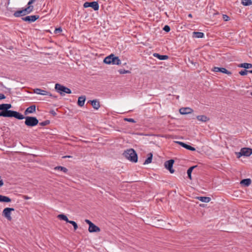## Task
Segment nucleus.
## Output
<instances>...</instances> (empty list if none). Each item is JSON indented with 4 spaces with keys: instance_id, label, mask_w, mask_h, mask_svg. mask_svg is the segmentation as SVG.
<instances>
[{
    "instance_id": "1",
    "label": "nucleus",
    "mask_w": 252,
    "mask_h": 252,
    "mask_svg": "<svg viewBox=\"0 0 252 252\" xmlns=\"http://www.w3.org/2000/svg\"><path fill=\"white\" fill-rule=\"evenodd\" d=\"M12 107L11 104L2 103L0 104V115L3 117H14L18 120H23L24 116L19 112L15 111L9 110Z\"/></svg>"
},
{
    "instance_id": "2",
    "label": "nucleus",
    "mask_w": 252,
    "mask_h": 252,
    "mask_svg": "<svg viewBox=\"0 0 252 252\" xmlns=\"http://www.w3.org/2000/svg\"><path fill=\"white\" fill-rule=\"evenodd\" d=\"M123 156L131 162H136L138 157L136 152L132 149H130L125 151Z\"/></svg>"
},
{
    "instance_id": "3",
    "label": "nucleus",
    "mask_w": 252,
    "mask_h": 252,
    "mask_svg": "<svg viewBox=\"0 0 252 252\" xmlns=\"http://www.w3.org/2000/svg\"><path fill=\"white\" fill-rule=\"evenodd\" d=\"M33 10V6H28L27 7L24 8L22 10H18L15 11L13 15L15 17H19L26 15V14H29L32 12Z\"/></svg>"
},
{
    "instance_id": "4",
    "label": "nucleus",
    "mask_w": 252,
    "mask_h": 252,
    "mask_svg": "<svg viewBox=\"0 0 252 252\" xmlns=\"http://www.w3.org/2000/svg\"><path fill=\"white\" fill-rule=\"evenodd\" d=\"M24 119H25V124L28 126L32 127L38 124V120L36 117L27 116L24 117Z\"/></svg>"
},
{
    "instance_id": "5",
    "label": "nucleus",
    "mask_w": 252,
    "mask_h": 252,
    "mask_svg": "<svg viewBox=\"0 0 252 252\" xmlns=\"http://www.w3.org/2000/svg\"><path fill=\"white\" fill-rule=\"evenodd\" d=\"M14 209L13 208L7 207L3 209L2 215L5 217L8 220L11 221L12 220V217H11V213L12 211H14Z\"/></svg>"
},
{
    "instance_id": "6",
    "label": "nucleus",
    "mask_w": 252,
    "mask_h": 252,
    "mask_svg": "<svg viewBox=\"0 0 252 252\" xmlns=\"http://www.w3.org/2000/svg\"><path fill=\"white\" fill-rule=\"evenodd\" d=\"M83 6L85 8L91 7L95 11L99 9V5L97 1L86 2L84 3Z\"/></svg>"
},
{
    "instance_id": "7",
    "label": "nucleus",
    "mask_w": 252,
    "mask_h": 252,
    "mask_svg": "<svg viewBox=\"0 0 252 252\" xmlns=\"http://www.w3.org/2000/svg\"><path fill=\"white\" fill-rule=\"evenodd\" d=\"M174 162V160L172 159L168 160L164 162L165 167L171 173H173L174 172V170L172 168Z\"/></svg>"
},
{
    "instance_id": "8",
    "label": "nucleus",
    "mask_w": 252,
    "mask_h": 252,
    "mask_svg": "<svg viewBox=\"0 0 252 252\" xmlns=\"http://www.w3.org/2000/svg\"><path fill=\"white\" fill-rule=\"evenodd\" d=\"M39 18V15H31L27 16L26 17L22 18V20L26 22H28L29 23H32L35 21L37 19Z\"/></svg>"
},
{
    "instance_id": "9",
    "label": "nucleus",
    "mask_w": 252,
    "mask_h": 252,
    "mask_svg": "<svg viewBox=\"0 0 252 252\" xmlns=\"http://www.w3.org/2000/svg\"><path fill=\"white\" fill-rule=\"evenodd\" d=\"M212 70L214 72H221L222 73L226 74L228 75H230L232 74V73L230 71L227 70L226 69L223 67H214L212 69Z\"/></svg>"
},
{
    "instance_id": "10",
    "label": "nucleus",
    "mask_w": 252,
    "mask_h": 252,
    "mask_svg": "<svg viewBox=\"0 0 252 252\" xmlns=\"http://www.w3.org/2000/svg\"><path fill=\"white\" fill-rule=\"evenodd\" d=\"M193 111V110L189 107H182L179 109V112L182 115L191 114Z\"/></svg>"
},
{
    "instance_id": "11",
    "label": "nucleus",
    "mask_w": 252,
    "mask_h": 252,
    "mask_svg": "<svg viewBox=\"0 0 252 252\" xmlns=\"http://www.w3.org/2000/svg\"><path fill=\"white\" fill-rule=\"evenodd\" d=\"M34 93L41 95H49L50 96H52L50 92L38 88L34 89Z\"/></svg>"
},
{
    "instance_id": "12",
    "label": "nucleus",
    "mask_w": 252,
    "mask_h": 252,
    "mask_svg": "<svg viewBox=\"0 0 252 252\" xmlns=\"http://www.w3.org/2000/svg\"><path fill=\"white\" fill-rule=\"evenodd\" d=\"M176 142L177 143H178L179 145H180V146H181L182 147L186 148L187 150H190L191 151H194L195 150V149L194 147H193L189 145H188L184 142H180V141H177Z\"/></svg>"
},
{
    "instance_id": "13",
    "label": "nucleus",
    "mask_w": 252,
    "mask_h": 252,
    "mask_svg": "<svg viewBox=\"0 0 252 252\" xmlns=\"http://www.w3.org/2000/svg\"><path fill=\"white\" fill-rule=\"evenodd\" d=\"M242 154L244 156H250L252 154V149L249 148H243L241 149Z\"/></svg>"
},
{
    "instance_id": "14",
    "label": "nucleus",
    "mask_w": 252,
    "mask_h": 252,
    "mask_svg": "<svg viewBox=\"0 0 252 252\" xmlns=\"http://www.w3.org/2000/svg\"><path fill=\"white\" fill-rule=\"evenodd\" d=\"M100 231V228L98 226H97L96 225L94 224V223H93L92 224L90 225L89 227V231L91 233L97 232H99Z\"/></svg>"
},
{
    "instance_id": "15",
    "label": "nucleus",
    "mask_w": 252,
    "mask_h": 252,
    "mask_svg": "<svg viewBox=\"0 0 252 252\" xmlns=\"http://www.w3.org/2000/svg\"><path fill=\"white\" fill-rule=\"evenodd\" d=\"M36 110V106L35 105H32L29 107H28L26 110L25 111V115H28L29 113H32L35 112Z\"/></svg>"
},
{
    "instance_id": "16",
    "label": "nucleus",
    "mask_w": 252,
    "mask_h": 252,
    "mask_svg": "<svg viewBox=\"0 0 252 252\" xmlns=\"http://www.w3.org/2000/svg\"><path fill=\"white\" fill-rule=\"evenodd\" d=\"M64 221H65L66 223H69L71 224L73 227L74 230H76L78 228V225L76 222L72 220H69L68 219V218L64 215Z\"/></svg>"
},
{
    "instance_id": "17",
    "label": "nucleus",
    "mask_w": 252,
    "mask_h": 252,
    "mask_svg": "<svg viewBox=\"0 0 252 252\" xmlns=\"http://www.w3.org/2000/svg\"><path fill=\"white\" fill-rule=\"evenodd\" d=\"M90 102L94 109L97 110L100 107L99 102L97 100H90Z\"/></svg>"
},
{
    "instance_id": "18",
    "label": "nucleus",
    "mask_w": 252,
    "mask_h": 252,
    "mask_svg": "<svg viewBox=\"0 0 252 252\" xmlns=\"http://www.w3.org/2000/svg\"><path fill=\"white\" fill-rule=\"evenodd\" d=\"M86 100V96L85 95H82L79 97L77 104L79 106L82 107L84 106L85 101Z\"/></svg>"
},
{
    "instance_id": "19",
    "label": "nucleus",
    "mask_w": 252,
    "mask_h": 252,
    "mask_svg": "<svg viewBox=\"0 0 252 252\" xmlns=\"http://www.w3.org/2000/svg\"><path fill=\"white\" fill-rule=\"evenodd\" d=\"M113 58V54H111L110 55L105 58L103 62L104 63L108 64H112Z\"/></svg>"
},
{
    "instance_id": "20",
    "label": "nucleus",
    "mask_w": 252,
    "mask_h": 252,
    "mask_svg": "<svg viewBox=\"0 0 252 252\" xmlns=\"http://www.w3.org/2000/svg\"><path fill=\"white\" fill-rule=\"evenodd\" d=\"M153 56L157 58L160 60H165L169 58V57L167 55H161L158 53H154Z\"/></svg>"
},
{
    "instance_id": "21",
    "label": "nucleus",
    "mask_w": 252,
    "mask_h": 252,
    "mask_svg": "<svg viewBox=\"0 0 252 252\" xmlns=\"http://www.w3.org/2000/svg\"><path fill=\"white\" fill-rule=\"evenodd\" d=\"M11 199L8 196L0 194V202H10Z\"/></svg>"
},
{
    "instance_id": "22",
    "label": "nucleus",
    "mask_w": 252,
    "mask_h": 252,
    "mask_svg": "<svg viewBox=\"0 0 252 252\" xmlns=\"http://www.w3.org/2000/svg\"><path fill=\"white\" fill-rule=\"evenodd\" d=\"M197 119L202 122H206L209 120V119L205 115H199L196 117Z\"/></svg>"
},
{
    "instance_id": "23",
    "label": "nucleus",
    "mask_w": 252,
    "mask_h": 252,
    "mask_svg": "<svg viewBox=\"0 0 252 252\" xmlns=\"http://www.w3.org/2000/svg\"><path fill=\"white\" fill-rule=\"evenodd\" d=\"M55 88L58 92L60 93L61 94H63V85H61L59 84H56L55 85Z\"/></svg>"
},
{
    "instance_id": "24",
    "label": "nucleus",
    "mask_w": 252,
    "mask_h": 252,
    "mask_svg": "<svg viewBox=\"0 0 252 252\" xmlns=\"http://www.w3.org/2000/svg\"><path fill=\"white\" fill-rule=\"evenodd\" d=\"M251 180L250 179H243L241 182L240 184L241 185H243L245 186H249L251 184Z\"/></svg>"
},
{
    "instance_id": "25",
    "label": "nucleus",
    "mask_w": 252,
    "mask_h": 252,
    "mask_svg": "<svg viewBox=\"0 0 252 252\" xmlns=\"http://www.w3.org/2000/svg\"><path fill=\"white\" fill-rule=\"evenodd\" d=\"M112 64L120 65L121 64V61L119 59L118 57H116L113 55V58L112 59Z\"/></svg>"
},
{
    "instance_id": "26",
    "label": "nucleus",
    "mask_w": 252,
    "mask_h": 252,
    "mask_svg": "<svg viewBox=\"0 0 252 252\" xmlns=\"http://www.w3.org/2000/svg\"><path fill=\"white\" fill-rule=\"evenodd\" d=\"M197 199L203 202L206 203H208L211 200L210 197L206 196H199L197 197Z\"/></svg>"
},
{
    "instance_id": "27",
    "label": "nucleus",
    "mask_w": 252,
    "mask_h": 252,
    "mask_svg": "<svg viewBox=\"0 0 252 252\" xmlns=\"http://www.w3.org/2000/svg\"><path fill=\"white\" fill-rule=\"evenodd\" d=\"M240 67H243L246 69L252 68V64L250 63H243L238 65Z\"/></svg>"
},
{
    "instance_id": "28",
    "label": "nucleus",
    "mask_w": 252,
    "mask_h": 252,
    "mask_svg": "<svg viewBox=\"0 0 252 252\" xmlns=\"http://www.w3.org/2000/svg\"><path fill=\"white\" fill-rule=\"evenodd\" d=\"M148 158L145 160L144 162V164H147L152 162V158H153V154L152 153H149L148 155Z\"/></svg>"
},
{
    "instance_id": "29",
    "label": "nucleus",
    "mask_w": 252,
    "mask_h": 252,
    "mask_svg": "<svg viewBox=\"0 0 252 252\" xmlns=\"http://www.w3.org/2000/svg\"><path fill=\"white\" fill-rule=\"evenodd\" d=\"M204 33L201 32H193V36L196 38H202L204 37Z\"/></svg>"
},
{
    "instance_id": "30",
    "label": "nucleus",
    "mask_w": 252,
    "mask_h": 252,
    "mask_svg": "<svg viewBox=\"0 0 252 252\" xmlns=\"http://www.w3.org/2000/svg\"><path fill=\"white\" fill-rule=\"evenodd\" d=\"M197 166H193L190 167L187 170V174L189 179H191V173L194 168H195Z\"/></svg>"
},
{
    "instance_id": "31",
    "label": "nucleus",
    "mask_w": 252,
    "mask_h": 252,
    "mask_svg": "<svg viewBox=\"0 0 252 252\" xmlns=\"http://www.w3.org/2000/svg\"><path fill=\"white\" fill-rule=\"evenodd\" d=\"M241 3L243 5L249 6L252 4L251 0H241Z\"/></svg>"
},
{
    "instance_id": "32",
    "label": "nucleus",
    "mask_w": 252,
    "mask_h": 252,
    "mask_svg": "<svg viewBox=\"0 0 252 252\" xmlns=\"http://www.w3.org/2000/svg\"><path fill=\"white\" fill-rule=\"evenodd\" d=\"M50 124V121L49 120H46L44 122H41V123H39V125L40 126H47L48 125H49Z\"/></svg>"
},
{
    "instance_id": "33",
    "label": "nucleus",
    "mask_w": 252,
    "mask_h": 252,
    "mask_svg": "<svg viewBox=\"0 0 252 252\" xmlns=\"http://www.w3.org/2000/svg\"><path fill=\"white\" fill-rule=\"evenodd\" d=\"M63 92H64V93L70 94L71 93V91L70 90V89L64 86Z\"/></svg>"
},
{
    "instance_id": "34",
    "label": "nucleus",
    "mask_w": 252,
    "mask_h": 252,
    "mask_svg": "<svg viewBox=\"0 0 252 252\" xmlns=\"http://www.w3.org/2000/svg\"><path fill=\"white\" fill-rule=\"evenodd\" d=\"M249 72V70H247L246 69L242 70L239 72V74L241 75H246L248 74Z\"/></svg>"
},
{
    "instance_id": "35",
    "label": "nucleus",
    "mask_w": 252,
    "mask_h": 252,
    "mask_svg": "<svg viewBox=\"0 0 252 252\" xmlns=\"http://www.w3.org/2000/svg\"><path fill=\"white\" fill-rule=\"evenodd\" d=\"M118 71L121 74L128 73L130 72V71L129 70H126L123 69H119L118 70Z\"/></svg>"
},
{
    "instance_id": "36",
    "label": "nucleus",
    "mask_w": 252,
    "mask_h": 252,
    "mask_svg": "<svg viewBox=\"0 0 252 252\" xmlns=\"http://www.w3.org/2000/svg\"><path fill=\"white\" fill-rule=\"evenodd\" d=\"M62 32V29L61 27H59V28H56L54 30V33L55 34L60 33Z\"/></svg>"
},
{
    "instance_id": "37",
    "label": "nucleus",
    "mask_w": 252,
    "mask_h": 252,
    "mask_svg": "<svg viewBox=\"0 0 252 252\" xmlns=\"http://www.w3.org/2000/svg\"><path fill=\"white\" fill-rule=\"evenodd\" d=\"M124 120L125 121L130 122V123H135L136 122L133 119H132V118H125Z\"/></svg>"
},
{
    "instance_id": "38",
    "label": "nucleus",
    "mask_w": 252,
    "mask_h": 252,
    "mask_svg": "<svg viewBox=\"0 0 252 252\" xmlns=\"http://www.w3.org/2000/svg\"><path fill=\"white\" fill-rule=\"evenodd\" d=\"M222 18L224 21H228L230 20L229 17L225 14L222 15Z\"/></svg>"
},
{
    "instance_id": "39",
    "label": "nucleus",
    "mask_w": 252,
    "mask_h": 252,
    "mask_svg": "<svg viewBox=\"0 0 252 252\" xmlns=\"http://www.w3.org/2000/svg\"><path fill=\"white\" fill-rule=\"evenodd\" d=\"M163 30L165 31L166 32H169L170 31V28L168 25H165L163 28Z\"/></svg>"
},
{
    "instance_id": "40",
    "label": "nucleus",
    "mask_w": 252,
    "mask_h": 252,
    "mask_svg": "<svg viewBox=\"0 0 252 252\" xmlns=\"http://www.w3.org/2000/svg\"><path fill=\"white\" fill-rule=\"evenodd\" d=\"M236 155L238 158H240L241 157L243 156V155L242 154V151L241 150H240V152H237V153L236 152Z\"/></svg>"
},
{
    "instance_id": "41",
    "label": "nucleus",
    "mask_w": 252,
    "mask_h": 252,
    "mask_svg": "<svg viewBox=\"0 0 252 252\" xmlns=\"http://www.w3.org/2000/svg\"><path fill=\"white\" fill-rule=\"evenodd\" d=\"M54 169L55 170H60L61 171H63V166H57V167H55Z\"/></svg>"
},
{
    "instance_id": "42",
    "label": "nucleus",
    "mask_w": 252,
    "mask_h": 252,
    "mask_svg": "<svg viewBox=\"0 0 252 252\" xmlns=\"http://www.w3.org/2000/svg\"><path fill=\"white\" fill-rule=\"evenodd\" d=\"M36 0H30L28 3V6H32L31 4L33 3Z\"/></svg>"
},
{
    "instance_id": "43",
    "label": "nucleus",
    "mask_w": 252,
    "mask_h": 252,
    "mask_svg": "<svg viewBox=\"0 0 252 252\" xmlns=\"http://www.w3.org/2000/svg\"><path fill=\"white\" fill-rule=\"evenodd\" d=\"M85 222L88 223L89 224V225H91V224H92L93 223L90 220H85Z\"/></svg>"
},
{
    "instance_id": "44",
    "label": "nucleus",
    "mask_w": 252,
    "mask_h": 252,
    "mask_svg": "<svg viewBox=\"0 0 252 252\" xmlns=\"http://www.w3.org/2000/svg\"><path fill=\"white\" fill-rule=\"evenodd\" d=\"M5 97V96L3 94H0V100L4 99Z\"/></svg>"
},
{
    "instance_id": "45",
    "label": "nucleus",
    "mask_w": 252,
    "mask_h": 252,
    "mask_svg": "<svg viewBox=\"0 0 252 252\" xmlns=\"http://www.w3.org/2000/svg\"><path fill=\"white\" fill-rule=\"evenodd\" d=\"M58 218L61 220H63V214H60L58 216Z\"/></svg>"
},
{
    "instance_id": "46",
    "label": "nucleus",
    "mask_w": 252,
    "mask_h": 252,
    "mask_svg": "<svg viewBox=\"0 0 252 252\" xmlns=\"http://www.w3.org/2000/svg\"><path fill=\"white\" fill-rule=\"evenodd\" d=\"M50 113L52 114L53 116H55L57 115L56 112L54 110H51Z\"/></svg>"
},
{
    "instance_id": "47",
    "label": "nucleus",
    "mask_w": 252,
    "mask_h": 252,
    "mask_svg": "<svg viewBox=\"0 0 252 252\" xmlns=\"http://www.w3.org/2000/svg\"><path fill=\"white\" fill-rule=\"evenodd\" d=\"M68 146V144L64 143V149H65L66 147Z\"/></svg>"
},
{
    "instance_id": "48",
    "label": "nucleus",
    "mask_w": 252,
    "mask_h": 252,
    "mask_svg": "<svg viewBox=\"0 0 252 252\" xmlns=\"http://www.w3.org/2000/svg\"><path fill=\"white\" fill-rule=\"evenodd\" d=\"M71 156H63V158H71Z\"/></svg>"
},
{
    "instance_id": "49",
    "label": "nucleus",
    "mask_w": 252,
    "mask_h": 252,
    "mask_svg": "<svg viewBox=\"0 0 252 252\" xmlns=\"http://www.w3.org/2000/svg\"><path fill=\"white\" fill-rule=\"evenodd\" d=\"M67 169L66 168L64 167V173H65L67 171Z\"/></svg>"
},
{
    "instance_id": "50",
    "label": "nucleus",
    "mask_w": 252,
    "mask_h": 252,
    "mask_svg": "<svg viewBox=\"0 0 252 252\" xmlns=\"http://www.w3.org/2000/svg\"><path fill=\"white\" fill-rule=\"evenodd\" d=\"M25 198L28 199H29L30 198L27 196H25Z\"/></svg>"
},
{
    "instance_id": "51",
    "label": "nucleus",
    "mask_w": 252,
    "mask_h": 252,
    "mask_svg": "<svg viewBox=\"0 0 252 252\" xmlns=\"http://www.w3.org/2000/svg\"><path fill=\"white\" fill-rule=\"evenodd\" d=\"M188 16H189V17H192V15H191V14H189V15H188Z\"/></svg>"
},
{
    "instance_id": "52",
    "label": "nucleus",
    "mask_w": 252,
    "mask_h": 252,
    "mask_svg": "<svg viewBox=\"0 0 252 252\" xmlns=\"http://www.w3.org/2000/svg\"><path fill=\"white\" fill-rule=\"evenodd\" d=\"M249 73H252V70H249Z\"/></svg>"
},
{
    "instance_id": "53",
    "label": "nucleus",
    "mask_w": 252,
    "mask_h": 252,
    "mask_svg": "<svg viewBox=\"0 0 252 252\" xmlns=\"http://www.w3.org/2000/svg\"><path fill=\"white\" fill-rule=\"evenodd\" d=\"M251 95H252V92L251 93Z\"/></svg>"
},
{
    "instance_id": "54",
    "label": "nucleus",
    "mask_w": 252,
    "mask_h": 252,
    "mask_svg": "<svg viewBox=\"0 0 252 252\" xmlns=\"http://www.w3.org/2000/svg\"><path fill=\"white\" fill-rule=\"evenodd\" d=\"M0 84H1V83H0Z\"/></svg>"
}]
</instances>
